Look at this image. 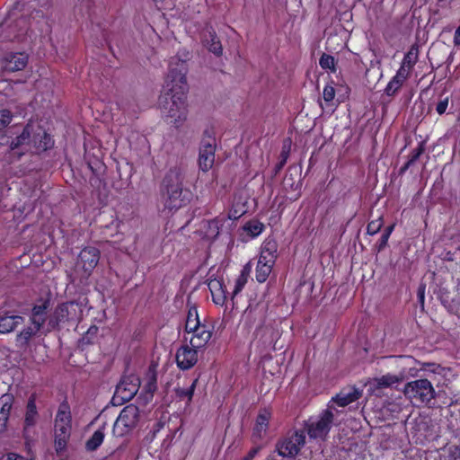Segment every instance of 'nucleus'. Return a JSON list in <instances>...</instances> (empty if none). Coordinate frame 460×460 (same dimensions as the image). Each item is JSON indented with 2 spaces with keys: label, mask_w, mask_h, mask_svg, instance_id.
<instances>
[{
  "label": "nucleus",
  "mask_w": 460,
  "mask_h": 460,
  "mask_svg": "<svg viewBox=\"0 0 460 460\" xmlns=\"http://www.w3.org/2000/svg\"><path fill=\"white\" fill-rule=\"evenodd\" d=\"M186 64L172 60L165 78L159 107L168 123L180 127L188 117Z\"/></svg>",
  "instance_id": "f257e3e1"
},
{
  "label": "nucleus",
  "mask_w": 460,
  "mask_h": 460,
  "mask_svg": "<svg viewBox=\"0 0 460 460\" xmlns=\"http://www.w3.org/2000/svg\"><path fill=\"white\" fill-rule=\"evenodd\" d=\"M12 113L7 110L0 111V144L8 146L11 150L41 152L51 148L54 141L37 122L26 126L12 125Z\"/></svg>",
  "instance_id": "f03ea898"
},
{
  "label": "nucleus",
  "mask_w": 460,
  "mask_h": 460,
  "mask_svg": "<svg viewBox=\"0 0 460 460\" xmlns=\"http://www.w3.org/2000/svg\"><path fill=\"white\" fill-rule=\"evenodd\" d=\"M187 168L181 164L171 167L162 181V194L164 207L169 210H176L186 206L191 199L192 194L188 189H183Z\"/></svg>",
  "instance_id": "7ed1b4c3"
},
{
  "label": "nucleus",
  "mask_w": 460,
  "mask_h": 460,
  "mask_svg": "<svg viewBox=\"0 0 460 460\" xmlns=\"http://www.w3.org/2000/svg\"><path fill=\"white\" fill-rule=\"evenodd\" d=\"M71 412L67 404H61L55 419V448L58 454L65 451L71 434Z\"/></svg>",
  "instance_id": "20e7f679"
},
{
  "label": "nucleus",
  "mask_w": 460,
  "mask_h": 460,
  "mask_svg": "<svg viewBox=\"0 0 460 460\" xmlns=\"http://www.w3.org/2000/svg\"><path fill=\"white\" fill-rule=\"evenodd\" d=\"M404 395L413 403H428L435 397V389L427 378L408 382L403 388Z\"/></svg>",
  "instance_id": "39448f33"
},
{
  "label": "nucleus",
  "mask_w": 460,
  "mask_h": 460,
  "mask_svg": "<svg viewBox=\"0 0 460 460\" xmlns=\"http://www.w3.org/2000/svg\"><path fill=\"white\" fill-rule=\"evenodd\" d=\"M139 420V410L134 404L124 407L113 425V434L123 437L133 430Z\"/></svg>",
  "instance_id": "423d86ee"
},
{
  "label": "nucleus",
  "mask_w": 460,
  "mask_h": 460,
  "mask_svg": "<svg viewBox=\"0 0 460 460\" xmlns=\"http://www.w3.org/2000/svg\"><path fill=\"white\" fill-rule=\"evenodd\" d=\"M99 260V250L93 246H87L80 252L75 269L82 278H87L97 266Z\"/></svg>",
  "instance_id": "0eeeda50"
},
{
  "label": "nucleus",
  "mask_w": 460,
  "mask_h": 460,
  "mask_svg": "<svg viewBox=\"0 0 460 460\" xmlns=\"http://www.w3.org/2000/svg\"><path fill=\"white\" fill-rule=\"evenodd\" d=\"M333 420L331 411H324L317 420H310L307 424V432L311 438L324 439L328 435Z\"/></svg>",
  "instance_id": "6e6552de"
},
{
  "label": "nucleus",
  "mask_w": 460,
  "mask_h": 460,
  "mask_svg": "<svg viewBox=\"0 0 460 460\" xmlns=\"http://www.w3.org/2000/svg\"><path fill=\"white\" fill-rule=\"evenodd\" d=\"M78 315V305L68 302L58 305L49 318L47 332L51 331L60 323L75 320Z\"/></svg>",
  "instance_id": "1a4fd4ad"
},
{
  "label": "nucleus",
  "mask_w": 460,
  "mask_h": 460,
  "mask_svg": "<svg viewBox=\"0 0 460 460\" xmlns=\"http://www.w3.org/2000/svg\"><path fill=\"white\" fill-rule=\"evenodd\" d=\"M140 386L139 378L135 375L125 376L117 385L115 395L121 401H130L137 393Z\"/></svg>",
  "instance_id": "9d476101"
},
{
  "label": "nucleus",
  "mask_w": 460,
  "mask_h": 460,
  "mask_svg": "<svg viewBox=\"0 0 460 460\" xmlns=\"http://www.w3.org/2000/svg\"><path fill=\"white\" fill-rule=\"evenodd\" d=\"M305 436L303 431H296L288 438H286L278 445V452L282 456H296L301 447L305 444Z\"/></svg>",
  "instance_id": "9b49d317"
},
{
  "label": "nucleus",
  "mask_w": 460,
  "mask_h": 460,
  "mask_svg": "<svg viewBox=\"0 0 460 460\" xmlns=\"http://www.w3.org/2000/svg\"><path fill=\"white\" fill-rule=\"evenodd\" d=\"M198 349L191 345H182L176 352L177 366L187 370L191 368L198 362Z\"/></svg>",
  "instance_id": "f8f14e48"
},
{
  "label": "nucleus",
  "mask_w": 460,
  "mask_h": 460,
  "mask_svg": "<svg viewBox=\"0 0 460 460\" xmlns=\"http://www.w3.org/2000/svg\"><path fill=\"white\" fill-rule=\"evenodd\" d=\"M28 62V58L23 53H10L1 60V66L4 71L15 72L22 70Z\"/></svg>",
  "instance_id": "ddd939ff"
},
{
  "label": "nucleus",
  "mask_w": 460,
  "mask_h": 460,
  "mask_svg": "<svg viewBox=\"0 0 460 460\" xmlns=\"http://www.w3.org/2000/svg\"><path fill=\"white\" fill-rule=\"evenodd\" d=\"M226 221H227V219L225 217L203 221L199 227L200 234L208 240H215L219 234L220 229Z\"/></svg>",
  "instance_id": "4468645a"
},
{
  "label": "nucleus",
  "mask_w": 460,
  "mask_h": 460,
  "mask_svg": "<svg viewBox=\"0 0 460 460\" xmlns=\"http://www.w3.org/2000/svg\"><path fill=\"white\" fill-rule=\"evenodd\" d=\"M402 379V376H399L393 374H386L382 376L370 379L366 385L371 393H374L376 389L391 387L393 385L400 383Z\"/></svg>",
  "instance_id": "2eb2a0df"
},
{
  "label": "nucleus",
  "mask_w": 460,
  "mask_h": 460,
  "mask_svg": "<svg viewBox=\"0 0 460 460\" xmlns=\"http://www.w3.org/2000/svg\"><path fill=\"white\" fill-rule=\"evenodd\" d=\"M215 162V146L212 143H203L199 149V164L203 172L212 168Z\"/></svg>",
  "instance_id": "dca6fc26"
},
{
  "label": "nucleus",
  "mask_w": 460,
  "mask_h": 460,
  "mask_svg": "<svg viewBox=\"0 0 460 460\" xmlns=\"http://www.w3.org/2000/svg\"><path fill=\"white\" fill-rule=\"evenodd\" d=\"M190 334H191L189 338L190 344L193 348L201 349L208 342L212 333L210 329L203 324L202 326L191 331ZM186 340H188V338H186Z\"/></svg>",
  "instance_id": "f3484780"
},
{
  "label": "nucleus",
  "mask_w": 460,
  "mask_h": 460,
  "mask_svg": "<svg viewBox=\"0 0 460 460\" xmlns=\"http://www.w3.org/2000/svg\"><path fill=\"white\" fill-rule=\"evenodd\" d=\"M362 395V392L354 386L342 389L334 398L333 401L341 407L357 401Z\"/></svg>",
  "instance_id": "a211bd4d"
},
{
  "label": "nucleus",
  "mask_w": 460,
  "mask_h": 460,
  "mask_svg": "<svg viewBox=\"0 0 460 460\" xmlns=\"http://www.w3.org/2000/svg\"><path fill=\"white\" fill-rule=\"evenodd\" d=\"M278 244L274 240H265L261 248L259 261L266 262L271 265L275 264L277 258Z\"/></svg>",
  "instance_id": "6ab92c4d"
},
{
  "label": "nucleus",
  "mask_w": 460,
  "mask_h": 460,
  "mask_svg": "<svg viewBox=\"0 0 460 460\" xmlns=\"http://www.w3.org/2000/svg\"><path fill=\"white\" fill-rule=\"evenodd\" d=\"M419 46L417 44H413L404 55L399 69L411 75L414 66L419 60Z\"/></svg>",
  "instance_id": "aec40b11"
},
{
  "label": "nucleus",
  "mask_w": 460,
  "mask_h": 460,
  "mask_svg": "<svg viewBox=\"0 0 460 460\" xmlns=\"http://www.w3.org/2000/svg\"><path fill=\"white\" fill-rule=\"evenodd\" d=\"M208 288L211 292L212 300L217 305H224L226 300V291L223 283L218 279H212L208 282Z\"/></svg>",
  "instance_id": "412c9836"
},
{
  "label": "nucleus",
  "mask_w": 460,
  "mask_h": 460,
  "mask_svg": "<svg viewBox=\"0 0 460 460\" xmlns=\"http://www.w3.org/2000/svg\"><path fill=\"white\" fill-rule=\"evenodd\" d=\"M270 417L271 414L267 410H263L259 413L253 428V437L261 438L266 435Z\"/></svg>",
  "instance_id": "4be33fe9"
},
{
  "label": "nucleus",
  "mask_w": 460,
  "mask_h": 460,
  "mask_svg": "<svg viewBox=\"0 0 460 460\" xmlns=\"http://www.w3.org/2000/svg\"><path fill=\"white\" fill-rule=\"evenodd\" d=\"M409 77L410 75L406 74L401 69H398L395 75L393 76V78L390 80V82L388 83L385 89V93H386V95H394Z\"/></svg>",
  "instance_id": "5701e85b"
},
{
  "label": "nucleus",
  "mask_w": 460,
  "mask_h": 460,
  "mask_svg": "<svg viewBox=\"0 0 460 460\" xmlns=\"http://www.w3.org/2000/svg\"><path fill=\"white\" fill-rule=\"evenodd\" d=\"M22 317L19 315H7L0 317V333L13 332L18 325L22 324Z\"/></svg>",
  "instance_id": "b1692460"
},
{
  "label": "nucleus",
  "mask_w": 460,
  "mask_h": 460,
  "mask_svg": "<svg viewBox=\"0 0 460 460\" xmlns=\"http://www.w3.org/2000/svg\"><path fill=\"white\" fill-rule=\"evenodd\" d=\"M421 370L425 373V378L429 377L437 382H440L439 376H445L447 372L445 367L431 363L423 364Z\"/></svg>",
  "instance_id": "393cba45"
},
{
  "label": "nucleus",
  "mask_w": 460,
  "mask_h": 460,
  "mask_svg": "<svg viewBox=\"0 0 460 460\" xmlns=\"http://www.w3.org/2000/svg\"><path fill=\"white\" fill-rule=\"evenodd\" d=\"M48 308V303L43 302L40 305H37L32 309L31 323L42 326L45 322V314Z\"/></svg>",
  "instance_id": "a878e982"
},
{
  "label": "nucleus",
  "mask_w": 460,
  "mask_h": 460,
  "mask_svg": "<svg viewBox=\"0 0 460 460\" xmlns=\"http://www.w3.org/2000/svg\"><path fill=\"white\" fill-rule=\"evenodd\" d=\"M203 324H200L199 314L196 307H190L188 312L186 323H185V330L188 333H190L191 331L202 326Z\"/></svg>",
  "instance_id": "bb28decb"
},
{
  "label": "nucleus",
  "mask_w": 460,
  "mask_h": 460,
  "mask_svg": "<svg viewBox=\"0 0 460 460\" xmlns=\"http://www.w3.org/2000/svg\"><path fill=\"white\" fill-rule=\"evenodd\" d=\"M249 273H250V267H249V265H246L243 267L240 275L234 280V289H233V296H235L243 290V288H244V286L246 285V283L248 281Z\"/></svg>",
  "instance_id": "cd10ccee"
},
{
  "label": "nucleus",
  "mask_w": 460,
  "mask_h": 460,
  "mask_svg": "<svg viewBox=\"0 0 460 460\" xmlns=\"http://www.w3.org/2000/svg\"><path fill=\"white\" fill-rule=\"evenodd\" d=\"M38 411L35 404V399L30 398L27 403L25 413V424L27 427L33 426L37 422Z\"/></svg>",
  "instance_id": "c85d7f7f"
},
{
  "label": "nucleus",
  "mask_w": 460,
  "mask_h": 460,
  "mask_svg": "<svg viewBox=\"0 0 460 460\" xmlns=\"http://www.w3.org/2000/svg\"><path fill=\"white\" fill-rule=\"evenodd\" d=\"M243 229L249 237L254 238L262 233L264 225L258 220H252L246 223Z\"/></svg>",
  "instance_id": "c756f323"
},
{
  "label": "nucleus",
  "mask_w": 460,
  "mask_h": 460,
  "mask_svg": "<svg viewBox=\"0 0 460 460\" xmlns=\"http://www.w3.org/2000/svg\"><path fill=\"white\" fill-rule=\"evenodd\" d=\"M40 330V326H38L37 324H32V326L25 328L17 335V342L21 346L27 344L31 338L33 337Z\"/></svg>",
  "instance_id": "7c9ffc66"
},
{
  "label": "nucleus",
  "mask_w": 460,
  "mask_h": 460,
  "mask_svg": "<svg viewBox=\"0 0 460 460\" xmlns=\"http://www.w3.org/2000/svg\"><path fill=\"white\" fill-rule=\"evenodd\" d=\"M104 439V431L102 429H97L92 437L86 442V448L89 451H93L97 449L102 443Z\"/></svg>",
  "instance_id": "2f4dec72"
},
{
  "label": "nucleus",
  "mask_w": 460,
  "mask_h": 460,
  "mask_svg": "<svg viewBox=\"0 0 460 460\" xmlns=\"http://www.w3.org/2000/svg\"><path fill=\"white\" fill-rule=\"evenodd\" d=\"M272 267L273 265L271 264L258 261L256 267V279L261 283L266 281L272 270Z\"/></svg>",
  "instance_id": "473e14b6"
},
{
  "label": "nucleus",
  "mask_w": 460,
  "mask_h": 460,
  "mask_svg": "<svg viewBox=\"0 0 460 460\" xmlns=\"http://www.w3.org/2000/svg\"><path fill=\"white\" fill-rule=\"evenodd\" d=\"M209 39H206V46L212 53L216 55H220L222 53V46L220 41L217 40V35L209 31L208 32Z\"/></svg>",
  "instance_id": "72a5a7b5"
},
{
  "label": "nucleus",
  "mask_w": 460,
  "mask_h": 460,
  "mask_svg": "<svg viewBox=\"0 0 460 460\" xmlns=\"http://www.w3.org/2000/svg\"><path fill=\"white\" fill-rule=\"evenodd\" d=\"M13 398L11 394H5L0 397V412L9 419Z\"/></svg>",
  "instance_id": "f704fd0d"
},
{
  "label": "nucleus",
  "mask_w": 460,
  "mask_h": 460,
  "mask_svg": "<svg viewBox=\"0 0 460 460\" xmlns=\"http://www.w3.org/2000/svg\"><path fill=\"white\" fill-rule=\"evenodd\" d=\"M319 64L323 69H330L331 71H335V59L332 56L323 54L320 58Z\"/></svg>",
  "instance_id": "c9c22d12"
},
{
  "label": "nucleus",
  "mask_w": 460,
  "mask_h": 460,
  "mask_svg": "<svg viewBox=\"0 0 460 460\" xmlns=\"http://www.w3.org/2000/svg\"><path fill=\"white\" fill-rule=\"evenodd\" d=\"M383 226V220L381 217H378L376 220H372L367 227V232L370 235L376 234L381 229Z\"/></svg>",
  "instance_id": "e433bc0d"
},
{
  "label": "nucleus",
  "mask_w": 460,
  "mask_h": 460,
  "mask_svg": "<svg viewBox=\"0 0 460 460\" xmlns=\"http://www.w3.org/2000/svg\"><path fill=\"white\" fill-rule=\"evenodd\" d=\"M323 97L326 103L331 102L335 97L334 87L331 84L325 85L323 91Z\"/></svg>",
  "instance_id": "4c0bfd02"
},
{
  "label": "nucleus",
  "mask_w": 460,
  "mask_h": 460,
  "mask_svg": "<svg viewBox=\"0 0 460 460\" xmlns=\"http://www.w3.org/2000/svg\"><path fill=\"white\" fill-rule=\"evenodd\" d=\"M197 382H198V379H195L188 389L181 390L179 392V395L181 397H183V396L187 397L188 402H190L192 399L194 391H195Z\"/></svg>",
  "instance_id": "58836bf2"
},
{
  "label": "nucleus",
  "mask_w": 460,
  "mask_h": 460,
  "mask_svg": "<svg viewBox=\"0 0 460 460\" xmlns=\"http://www.w3.org/2000/svg\"><path fill=\"white\" fill-rule=\"evenodd\" d=\"M448 460H460V446H454L449 448Z\"/></svg>",
  "instance_id": "ea45409f"
},
{
  "label": "nucleus",
  "mask_w": 460,
  "mask_h": 460,
  "mask_svg": "<svg viewBox=\"0 0 460 460\" xmlns=\"http://www.w3.org/2000/svg\"><path fill=\"white\" fill-rule=\"evenodd\" d=\"M447 106H448V98L447 97L438 102L436 111L439 115H442L446 112Z\"/></svg>",
  "instance_id": "a19ab883"
},
{
  "label": "nucleus",
  "mask_w": 460,
  "mask_h": 460,
  "mask_svg": "<svg viewBox=\"0 0 460 460\" xmlns=\"http://www.w3.org/2000/svg\"><path fill=\"white\" fill-rule=\"evenodd\" d=\"M388 239H389V236H387V234H382L381 239L379 241V244H378L379 251L383 250L386 246Z\"/></svg>",
  "instance_id": "79ce46f5"
},
{
  "label": "nucleus",
  "mask_w": 460,
  "mask_h": 460,
  "mask_svg": "<svg viewBox=\"0 0 460 460\" xmlns=\"http://www.w3.org/2000/svg\"><path fill=\"white\" fill-rule=\"evenodd\" d=\"M454 44L456 46H459L460 45V26L455 31Z\"/></svg>",
  "instance_id": "37998d69"
},
{
  "label": "nucleus",
  "mask_w": 460,
  "mask_h": 460,
  "mask_svg": "<svg viewBox=\"0 0 460 460\" xmlns=\"http://www.w3.org/2000/svg\"><path fill=\"white\" fill-rule=\"evenodd\" d=\"M424 288H420L418 290V296L421 304L424 302Z\"/></svg>",
  "instance_id": "c03bdc74"
},
{
  "label": "nucleus",
  "mask_w": 460,
  "mask_h": 460,
  "mask_svg": "<svg viewBox=\"0 0 460 460\" xmlns=\"http://www.w3.org/2000/svg\"><path fill=\"white\" fill-rule=\"evenodd\" d=\"M289 181H292L291 177H289L288 175H286L284 178V182H283L285 187H287L288 185L290 187L293 186V182H291Z\"/></svg>",
  "instance_id": "a18cd8bd"
},
{
  "label": "nucleus",
  "mask_w": 460,
  "mask_h": 460,
  "mask_svg": "<svg viewBox=\"0 0 460 460\" xmlns=\"http://www.w3.org/2000/svg\"><path fill=\"white\" fill-rule=\"evenodd\" d=\"M394 225H392V226H388V227L385 230L384 234H387V236H389V237H390V235H391L392 232L394 231Z\"/></svg>",
  "instance_id": "49530a36"
},
{
  "label": "nucleus",
  "mask_w": 460,
  "mask_h": 460,
  "mask_svg": "<svg viewBox=\"0 0 460 460\" xmlns=\"http://www.w3.org/2000/svg\"><path fill=\"white\" fill-rule=\"evenodd\" d=\"M256 453H257V449H253V450H252V451L249 453V455H248L246 457H244V459H243V460H252V459L253 458V456L256 455Z\"/></svg>",
  "instance_id": "de8ad7c7"
},
{
  "label": "nucleus",
  "mask_w": 460,
  "mask_h": 460,
  "mask_svg": "<svg viewBox=\"0 0 460 460\" xmlns=\"http://www.w3.org/2000/svg\"><path fill=\"white\" fill-rule=\"evenodd\" d=\"M155 388V384L154 383H150L148 385V389H149V396L152 397V391H154Z\"/></svg>",
  "instance_id": "09e8293b"
},
{
  "label": "nucleus",
  "mask_w": 460,
  "mask_h": 460,
  "mask_svg": "<svg viewBox=\"0 0 460 460\" xmlns=\"http://www.w3.org/2000/svg\"><path fill=\"white\" fill-rule=\"evenodd\" d=\"M285 162H286V157L283 159L282 162L279 163V164H278L277 171H279L282 168V166L284 165Z\"/></svg>",
  "instance_id": "8fccbe9b"
},
{
  "label": "nucleus",
  "mask_w": 460,
  "mask_h": 460,
  "mask_svg": "<svg viewBox=\"0 0 460 460\" xmlns=\"http://www.w3.org/2000/svg\"><path fill=\"white\" fill-rule=\"evenodd\" d=\"M36 16H42V13L40 11H36Z\"/></svg>",
  "instance_id": "3c124183"
}]
</instances>
